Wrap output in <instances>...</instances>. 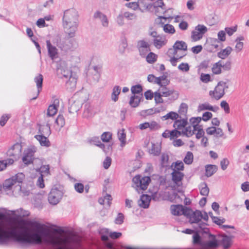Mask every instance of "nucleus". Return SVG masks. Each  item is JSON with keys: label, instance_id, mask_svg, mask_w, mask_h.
I'll use <instances>...</instances> for the list:
<instances>
[{"label": "nucleus", "instance_id": "nucleus-1", "mask_svg": "<svg viewBox=\"0 0 249 249\" xmlns=\"http://www.w3.org/2000/svg\"><path fill=\"white\" fill-rule=\"evenodd\" d=\"M63 25L65 33L70 37L75 36L78 26V15L75 9H69L64 12Z\"/></svg>", "mask_w": 249, "mask_h": 249}, {"label": "nucleus", "instance_id": "nucleus-2", "mask_svg": "<svg viewBox=\"0 0 249 249\" xmlns=\"http://www.w3.org/2000/svg\"><path fill=\"white\" fill-rule=\"evenodd\" d=\"M24 178V175L23 173H18L4 181L3 188L5 189L11 190L15 186V187L18 188V190L21 192L24 196H28L30 194V192L29 191H24L20 185V183L22 182Z\"/></svg>", "mask_w": 249, "mask_h": 249}, {"label": "nucleus", "instance_id": "nucleus-3", "mask_svg": "<svg viewBox=\"0 0 249 249\" xmlns=\"http://www.w3.org/2000/svg\"><path fill=\"white\" fill-rule=\"evenodd\" d=\"M39 131L41 134L36 135L35 138L39 142L41 146L46 147H49L51 145V143L48 138L43 135V134L49 135L51 133L49 121H47V123L45 126L39 128Z\"/></svg>", "mask_w": 249, "mask_h": 249}, {"label": "nucleus", "instance_id": "nucleus-4", "mask_svg": "<svg viewBox=\"0 0 249 249\" xmlns=\"http://www.w3.org/2000/svg\"><path fill=\"white\" fill-rule=\"evenodd\" d=\"M228 88L227 83L223 81L218 83L213 90L209 92V95L214 99L218 100L221 99L225 94V90Z\"/></svg>", "mask_w": 249, "mask_h": 249}, {"label": "nucleus", "instance_id": "nucleus-5", "mask_svg": "<svg viewBox=\"0 0 249 249\" xmlns=\"http://www.w3.org/2000/svg\"><path fill=\"white\" fill-rule=\"evenodd\" d=\"M132 181L135 185V187L137 190H144L147 189L151 179L149 177H142L140 175H136L133 178Z\"/></svg>", "mask_w": 249, "mask_h": 249}, {"label": "nucleus", "instance_id": "nucleus-6", "mask_svg": "<svg viewBox=\"0 0 249 249\" xmlns=\"http://www.w3.org/2000/svg\"><path fill=\"white\" fill-rule=\"evenodd\" d=\"M64 193L57 188H53L48 195V201L53 205L57 204L62 198Z\"/></svg>", "mask_w": 249, "mask_h": 249}, {"label": "nucleus", "instance_id": "nucleus-7", "mask_svg": "<svg viewBox=\"0 0 249 249\" xmlns=\"http://www.w3.org/2000/svg\"><path fill=\"white\" fill-rule=\"evenodd\" d=\"M36 147L34 145H30L24 150L22 159L24 164H29L33 162L34 154L36 151Z\"/></svg>", "mask_w": 249, "mask_h": 249}, {"label": "nucleus", "instance_id": "nucleus-8", "mask_svg": "<svg viewBox=\"0 0 249 249\" xmlns=\"http://www.w3.org/2000/svg\"><path fill=\"white\" fill-rule=\"evenodd\" d=\"M207 28L201 24L196 26L191 33V38L193 41H197L201 39L205 33L207 32Z\"/></svg>", "mask_w": 249, "mask_h": 249}, {"label": "nucleus", "instance_id": "nucleus-9", "mask_svg": "<svg viewBox=\"0 0 249 249\" xmlns=\"http://www.w3.org/2000/svg\"><path fill=\"white\" fill-rule=\"evenodd\" d=\"M187 45L183 41H177L173 45V48L168 50V53L170 54H178V53L182 51V53H186Z\"/></svg>", "mask_w": 249, "mask_h": 249}, {"label": "nucleus", "instance_id": "nucleus-10", "mask_svg": "<svg viewBox=\"0 0 249 249\" xmlns=\"http://www.w3.org/2000/svg\"><path fill=\"white\" fill-rule=\"evenodd\" d=\"M137 47L139 50L140 55L145 57L147 53L150 51V44L145 40L142 39L137 42Z\"/></svg>", "mask_w": 249, "mask_h": 249}, {"label": "nucleus", "instance_id": "nucleus-11", "mask_svg": "<svg viewBox=\"0 0 249 249\" xmlns=\"http://www.w3.org/2000/svg\"><path fill=\"white\" fill-rule=\"evenodd\" d=\"M22 146L21 143L17 142L7 152V156L13 157L16 160L21 155Z\"/></svg>", "mask_w": 249, "mask_h": 249}, {"label": "nucleus", "instance_id": "nucleus-12", "mask_svg": "<svg viewBox=\"0 0 249 249\" xmlns=\"http://www.w3.org/2000/svg\"><path fill=\"white\" fill-rule=\"evenodd\" d=\"M171 212L172 214L175 215H180L182 214L186 216V214H189L190 209L187 207H184L181 205H172L171 207Z\"/></svg>", "mask_w": 249, "mask_h": 249}, {"label": "nucleus", "instance_id": "nucleus-13", "mask_svg": "<svg viewBox=\"0 0 249 249\" xmlns=\"http://www.w3.org/2000/svg\"><path fill=\"white\" fill-rule=\"evenodd\" d=\"M59 106V100L57 98H55L53 100V103L50 105L47 109V115L45 118L53 116L57 112L58 107Z\"/></svg>", "mask_w": 249, "mask_h": 249}, {"label": "nucleus", "instance_id": "nucleus-14", "mask_svg": "<svg viewBox=\"0 0 249 249\" xmlns=\"http://www.w3.org/2000/svg\"><path fill=\"white\" fill-rule=\"evenodd\" d=\"M189 214H186V216L189 219L191 223H197L201 221V211L196 210L193 212L190 209Z\"/></svg>", "mask_w": 249, "mask_h": 249}, {"label": "nucleus", "instance_id": "nucleus-15", "mask_svg": "<svg viewBox=\"0 0 249 249\" xmlns=\"http://www.w3.org/2000/svg\"><path fill=\"white\" fill-rule=\"evenodd\" d=\"M46 46L48 55L51 59L54 60L57 58L58 56V49L51 43L50 40H47L46 41Z\"/></svg>", "mask_w": 249, "mask_h": 249}, {"label": "nucleus", "instance_id": "nucleus-16", "mask_svg": "<svg viewBox=\"0 0 249 249\" xmlns=\"http://www.w3.org/2000/svg\"><path fill=\"white\" fill-rule=\"evenodd\" d=\"M171 175L172 180L173 182L177 186H181L182 184V180L184 176V174L181 172L173 171Z\"/></svg>", "mask_w": 249, "mask_h": 249}, {"label": "nucleus", "instance_id": "nucleus-17", "mask_svg": "<svg viewBox=\"0 0 249 249\" xmlns=\"http://www.w3.org/2000/svg\"><path fill=\"white\" fill-rule=\"evenodd\" d=\"M209 237L211 238V240L203 242L202 247L204 249H213L218 246V242L215 237L212 234H210Z\"/></svg>", "mask_w": 249, "mask_h": 249}, {"label": "nucleus", "instance_id": "nucleus-18", "mask_svg": "<svg viewBox=\"0 0 249 249\" xmlns=\"http://www.w3.org/2000/svg\"><path fill=\"white\" fill-rule=\"evenodd\" d=\"M150 201V196L147 195H142L138 200V205L141 208L146 209L149 207Z\"/></svg>", "mask_w": 249, "mask_h": 249}, {"label": "nucleus", "instance_id": "nucleus-19", "mask_svg": "<svg viewBox=\"0 0 249 249\" xmlns=\"http://www.w3.org/2000/svg\"><path fill=\"white\" fill-rule=\"evenodd\" d=\"M43 77L42 75L41 74H38L37 76H36L34 78L35 82L36 84V87L37 89V92L36 96L35 97H33L32 98V100L36 99L38 96L39 93L42 90V82H43Z\"/></svg>", "mask_w": 249, "mask_h": 249}, {"label": "nucleus", "instance_id": "nucleus-20", "mask_svg": "<svg viewBox=\"0 0 249 249\" xmlns=\"http://www.w3.org/2000/svg\"><path fill=\"white\" fill-rule=\"evenodd\" d=\"M187 118L182 117L181 119L176 120L173 124L175 128L182 130L187 124Z\"/></svg>", "mask_w": 249, "mask_h": 249}, {"label": "nucleus", "instance_id": "nucleus-21", "mask_svg": "<svg viewBox=\"0 0 249 249\" xmlns=\"http://www.w3.org/2000/svg\"><path fill=\"white\" fill-rule=\"evenodd\" d=\"M218 39L213 38L212 39V43H213V45L215 48H217L218 47V43L219 41L223 42L226 40V33L224 31H220L217 34Z\"/></svg>", "mask_w": 249, "mask_h": 249}, {"label": "nucleus", "instance_id": "nucleus-22", "mask_svg": "<svg viewBox=\"0 0 249 249\" xmlns=\"http://www.w3.org/2000/svg\"><path fill=\"white\" fill-rule=\"evenodd\" d=\"M94 18H98L102 22L103 26L107 27L108 26V20L106 15L97 11L94 14Z\"/></svg>", "mask_w": 249, "mask_h": 249}, {"label": "nucleus", "instance_id": "nucleus-23", "mask_svg": "<svg viewBox=\"0 0 249 249\" xmlns=\"http://www.w3.org/2000/svg\"><path fill=\"white\" fill-rule=\"evenodd\" d=\"M167 41V40L165 38L158 36L157 38L154 39L153 44L156 48L159 49L162 46L165 45Z\"/></svg>", "mask_w": 249, "mask_h": 249}, {"label": "nucleus", "instance_id": "nucleus-24", "mask_svg": "<svg viewBox=\"0 0 249 249\" xmlns=\"http://www.w3.org/2000/svg\"><path fill=\"white\" fill-rule=\"evenodd\" d=\"M158 91L161 93L162 96L168 97L173 94L174 90L170 89L166 87V86L161 85L160 86Z\"/></svg>", "mask_w": 249, "mask_h": 249}, {"label": "nucleus", "instance_id": "nucleus-25", "mask_svg": "<svg viewBox=\"0 0 249 249\" xmlns=\"http://www.w3.org/2000/svg\"><path fill=\"white\" fill-rule=\"evenodd\" d=\"M63 75L66 78L69 77V80L66 82V86L67 88L71 89L74 88L76 84V79L71 75V73L70 72L69 74H64Z\"/></svg>", "mask_w": 249, "mask_h": 249}, {"label": "nucleus", "instance_id": "nucleus-26", "mask_svg": "<svg viewBox=\"0 0 249 249\" xmlns=\"http://www.w3.org/2000/svg\"><path fill=\"white\" fill-rule=\"evenodd\" d=\"M232 51V48L230 46H228L225 49L218 52L217 53V56L221 59H224L231 54Z\"/></svg>", "mask_w": 249, "mask_h": 249}, {"label": "nucleus", "instance_id": "nucleus-27", "mask_svg": "<svg viewBox=\"0 0 249 249\" xmlns=\"http://www.w3.org/2000/svg\"><path fill=\"white\" fill-rule=\"evenodd\" d=\"M121 88L119 86H115L112 89L111 99L114 102L118 100L119 95L120 94Z\"/></svg>", "mask_w": 249, "mask_h": 249}, {"label": "nucleus", "instance_id": "nucleus-28", "mask_svg": "<svg viewBox=\"0 0 249 249\" xmlns=\"http://www.w3.org/2000/svg\"><path fill=\"white\" fill-rule=\"evenodd\" d=\"M142 98V95L132 96L129 101L130 105L133 107H137L141 101V98Z\"/></svg>", "mask_w": 249, "mask_h": 249}, {"label": "nucleus", "instance_id": "nucleus-29", "mask_svg": "<svg viewBox=\"0 0 249 249\" xmlns=\"http://www.w3.org/2000/svg\"><path fill=\"white\" fill-rule=\"evenodd\" d=\"M217 167L214 165H207L205 166V175L207 177H210L213 176L217 171Z\"/></svg>", "mask_w": 249, "mask_h": 249}, {"label": "nucleus", "instance_id": "nucleus-30", "mask_svg": "<svg viewBox=\"0 0 249 249\" xmlns=\"http://www.w3.org/2000/svg\"><path fill=\"white\" fill-rule=\"evenodd\" d=\"M118 138L121 142L120 146L124 147L126 144V134L124 129H120L118 132Z\"/></svg>", "mask_w": 249, "mask_h": 249}, {"label": "nucleus", "instance_id": "nucleus-31", "mask_svg": "<svg viewBox=\"0 0 249 249\" xmlns=\"http://www.w3.org/2000/svg\"><path fill=\"white\" fill-rule=\"evenodd\" d=\"M218 109V107H213L210 105L208 103H205L199 105L198 107V110L199 111H202L204 110H209L213 111H215Z\"/></svg>", "mask_w": 249, "mask_h": 249}, {"label": "nucleus", "instance_id": "nucleus-32", "mask_svg": "<svg viewBox=\"0 0 249 249\" xmlns=\"http://www.w3.org/2000/svg\"><path fill=\"white\" fill-rule=\"evenodd\" d=\"M81 107V104L79 101H74L70 104L69 107V112L74 113L77 112Z\"/></svg>", "mask_w": 249, "mask_h": 249}, {"label": "nucleus", "instance_id": "nucleus-33", "mask_svg": "<svg viewBox=\"0 0 249 249\" xmlns=\"http://www.w3.org/2000/svg\"><path fill=\"white\" fill-rule=\"evenodd\" d=\"M169 56L171 57L170 59V62L172 64L173 66H176L177 65V63L178 60L186 55V53H182L181 55L179 54H169Z\"/></svg>", "mask_w": 249, "mask_h": 249}, {"label": "nucleus", "instance_id": "nucleus-34", "mask_svg": "<svg viewBox=\"0 0 249 249\" xmlns=\"http://www.w3.org/2000/svg\"><path fill=\"white\" fill-rule=\"evenodd\" d=\"M195 130L193 128L191 125L185 126L182 130V135L185 136L187 137H190L194 134Z\"/></svg>", "mask_w": 249, "mask_h": 249}, {"label": "nucleus", "instance_id": "nucleus-35", "mask_svg": "<svg viewBox=\"0 0 249 249\" xmlns=\"http://www.w3.org/2000/svg\"><path fill=\"white\" fill-rule=\"evenodd\" d=\"M112 200V196L109 194H106L103 197H100L98 199V202L101 204H104L105 201H107V206L109 207L111 204V201Z\"/></svg>", "mask_w": 249, "mask_h": 249}, {"label": "nucleus", "instance_id": "nucleus-36", "mask_svg": "<svg viewBox=\"0 0 249 249\" xmlns=\"http://www.w3.org/2000/svg\"><path fill=\"white\" fill-rule=\"evenodd\" d=\"M169 81L167 78V76L165 75L157 77L156 81H155V83L158 84L159 86H167L169 84Z\"/></svg>", "mask_w": 249, "mask_h": 249}, {"label": "nucleus", "instance_id": "nucleus-37", "mask_svg": "<svg viewBox=\"0 0 249 249\" xmlns=\"http://www.w3.org/2000/svg\"><path fill=\"white\" fill-rule=\"evenodd\" d=\"M222 62L219 61L218 62L214 63L212 68V72L214 74H219L222 72Z\"/></svg>", "mask_w": 249, "mask_h": 249}, {"label": "nucleus", "instance_id": "nucleus-38", "mask_svg": "<svg viewBox=\"0 0 249 249\" xmlns=\"http://www.w3.org/2000/svg\"><path fill=\"white\" fill-rule=\"evenodd\" d=\"M173 171L176 172H181L184 169L183 163L181 161H177L172 163L171 165Z\"/></svg>", "mask_w": 249, "mask_h": 249}, {"label": "nucleus", "instance_id": "nucleus-39", "mask_svg": "<svg viewBox=\"0 0 249 249\" xmlns=\"http://www.w3.org/2000/svg\"><path fill=\"white\" fill-rule=\"evenodd\" d=\"M169 156L167 154L162 153L160 157V166L162 168L167 167L169 166Z\"/></svg>", "mask_w": 249, "mask_h": 249}, {"label": "nucleus", "instance_id": "nucleus-40", "mask_svg": "<svg viewBox=\"0 0 249 249\" xmlns=\"http://www.w3.org/2000/svg\"><path fill=\"white\" fill-rule=\"evenodd\" d=\"M201 120V117H192L190 119V122L191 124V126L194 129H197L199 127L202 126L199 125V123Z\"/></svg>", "mask_w": 249, "mask_h": 249}, {"label": "nucleus", "instance_id": "nucleus-41", "mask_svg": "<svg viewBox=\"0 0 249 249\" xmlns=\"http://www.w3.org/2000/svg\"><path fill=\"white\" fill-rule=\"evenodd\" d=\"M179 117V115L176 112L171 111L166 114L165 115L161 117V119L162 120H166L171 119L172 120H177Z\"/></svg>", "mask_w": 249, "mask_h": 249}, {"label": "nucleus", "instance_id": "nucleus-42", "mask_svg": "<svg viewBox=\"0 0 249 249\" xmlns=\"http://www.w3.org/2000/svg\"><path fill=\"white\" fill-rule=\"evenodd\" d=\"M188 110V105L184 103L181 104L178 110V113L180 115V118L186 117V113Z\"/></svg>", "mask_w": 249, "mask_h": 249}, {"label": "nucleus", "instance_id": "nucleus-43", "mask_svg": "<svg viewBox=\"0 0 249 249\" xmlns=\"http://www.w3.org/2000/svg\"><path fill=\"white\" fill-rule=\"evenodd\" d=\"M53 43L55 44L57 47L60 48L62 50L67 51L69 48L65 46L61 41V39L59 36H56L53 40Z\"/></svg>", "mask_w": 249, "mask_h": 249}, {"label": "nucleus", "instance_id": "nucleus-44", "mask_svg": "<svg viewBox=\"0 0 249 249\" xmlns=\"http://www.w3.org/2000/svg\"><path fill=\"white\" fill-rule=\"evenodd\" d=\"M200 193L202 196H207L209 193V188L205 182L201 183L199 186Z\"/></svg>", "mask_w": 249, "mask_h": 249}, {"label": "nucleus", "instance_id": "nucleus-45", "mask_svg": "<svg viewBox=\"0 0 249 249\" xmlns=\"http://www.w3.org/2000/svg\"><path fill=\"white\" fill-rule=\"evenodd\" d=\"M161 149L160 146L158 144L152 143L151 148L149 149V153L155 156H158L160 154Z\"/></svg>", "mask_w": 249, "mask_h": 249}, {"label": "nucleus", "instance_id": "nucleus-46", "mask_svg": "<svg viewBox=\"0 0 249 249\" xmlns=\"http://www.w3.org/2000/svg\"><path fill=\"white\" fill-rule=\"evenodd\" d=\"M104 232L107 233L109 236L112 239H118L120 238L122 235V233L120 232H108V229H105L102 230Z\"/></svg>", "mask_w": 249, "mask_h": 249}, {"label": "nucleus", "instance_id": "nucleus-47", "mask_svg": "<svg viewBox=\"0 0 249 249\" xmlns=\"http://www.w3.org/2000/svg\"><path fill=\"white\" fill-rule=\"evenodd\" d=\"M194 159V156L192 152L188 151L187 152L183 161L187 164H190L192 163Z\"/></svg>", "mask_w": 249, "mask_h": 249}, {"label": "nucleus", "instance_id": "nucleus-48", "mask_svg": "<svg viewBox=\"0 0 249 249\" xmlns=\"http://www.w3.org/2000/svg\"><path fill=\"white\" fill-rule=\"evenodd\" d=\"M101 139L103 142H108L112 139V133L110 132H104L101 136Z\"/></svg>", "mask_w": 249, "mask_h": 249}, {"label": "nucleus", "instance_id": "nucleus-49", "mask_svg": "<svg viewBox=\"0 0 249 249\" xmlns=\"http://www.w3.org/2000/svg\"><path fill=\"white\" fill-rule=\"evenodd\" d=\"M157 56L153 53L150 52L146 56V61L150 64L154 63L157 60Z\"/></svg>", "mask_w": 249, "mask_h": 249}, {"label": "nucleus", "instance_id": "nucleus-50", "mask_svg": "<svg viewBox=\"0 0 249 249\" xmlns=\"http://www.w3.org/2000/svg\"><path fill=\"white\" fill-rule=\"evenodd\" d=\"M55 122L60 128L63 127L65 124L64 117L62 115H59L55 119Z\"/></svg>", "mask_w": 249, "mask_h": 249}, {"label": "nucleus", "instance_id": "nucleus-51", "mask_svg": "<svg viewBox=\"0 0 249 249\" xmlns=\"http://www.w3.org/2000/svg\"><path fill=\"white\" fill-rule=\"evenodd\" d=\"M39 171L40 172L41 175H42V176L45 175H48L50 174V166L49 165H42Z\"/></svg>", "mask_w": 249, "mask_h": 249}, {"label": "nucleus", "instance_id": "nucleus-52", "mask_svg": "<svg viewBox=\"0 0 249 249\" xmlns=\"http://www.w3.org/2000/svg\"><path fill=\"white\" fill-rule=\"evenodd\" d=\"M124 216L122 213H119L115 219L114 223L117 225H121L124 223Z\"/></svg>", "mask_w": 249, "mask_h": 249}, {"label": "nucleus", "instance_id": "nucleus-53", "mask_svg": "<svg viewBox=\"0 0 249 249\" xmlns=\"http://www.w3.org/2000/svg\"><path fill=\"white\" fill-rule=\"evenodd\" d=\"M163 31L166 33L173 34L175 32V29L174 26L168 24L164 25L163 26Z\"/></svg>", "mask_w": 249, "mask_h": 249}, {"label": "nucleus", "instance_id": "nucleus-54", "mask_svg": "<svg viewBox=\"0 0 249 249\" xmlns=\"http://www.w3.org/2000/svg\"><path fill=\"white\" fill-rule=\"evenodd\" d=\"M149 128L151 131L156 130L160 128V125L159 124L155 121L148 122Z\"/></svg>", "mask_w": 249, "mask_h": 249}, {"label": "nucleus", "instance_id": "nucleus-55", "mask_svg": "<svg viewBox=\"0 0 249 249\" xmlns=\"http://www.w3.org/2000/svg\"><path fill=\"white\" fill-rule=\"evenodd\" d=\"M221 242L223 247L225 249L229 248L231 245L230 239L227 236H225L222 237Z\"/></svg>", "mask_w": 249, "mask_h": 249}, {"label": "nucleus", "instance_id": "nucleus-56", "mask_svg": "<svg viewBox=\"0 0 249 249\" xmlns=\"http://www.w3.org/2000/svg\"><path fill=\"white\" fill-rule=\"evenodd\" d=\"M197 223L198 224V227L196 228V229L198 231H203L204 232H207L208 231V229L206 228L207 224L201 221Z\"/></svg>", "mask_w": 249, "mask_h": 249}, {"label": "nucleus", "instance_id": "nucleus-57", "mask_svg": "<svg viewBox=\"0 0 249 249\" xmlns=\"http://www.w3.org/2000/svg\"><path fill=\"white\" fill-rule=\"evenodd\" d=\"M89 107L88 104H85V109L83 112V116L85 118H89L92 115V109H90Z\"/></svg>", "mask_w": 249, "mask_h": 249}, {"label": "nucleus", "instance_id": "nucleus-58", "mask_svg": "<svg viewBox=\"0 0 249 249\" xmlns=\"http://www.w3.org/2000/svg\"><path fill=\"white\" fill-rule=\"evenodd\" d=\"M142 90V87L140 85L133 86L131 88V91L133 94H139Z\"/></svg>", "mask_w": 249, "mask_h": 249}, {"label": "nucleus", "instance_id": "nucleus-59", "mask_svg": "<svg viewBox=\"0 0 249 249\" xmlns=\"http://www.w3.org/2000/svg\"><path fill=\"white\" fill-rule=\"evenodd\" d=\"M182 135V130L175 129L171 131V140L174 139L175 137H178Z\"/></svg>", "mask_w": 249, "mask_h": 249}, {"label": "nucleus", "instance_id": "nucleus-60", "mask_svg": "<svg viewBox=\"0 0 249 249\" xmlns=\"http://www.w3.org/2000/svg\"><path fill=\"white\" fill-rule=\"evenodd\" d=\"M178 69L182 71L187 72L189 71L190 67L188 63H182L179 65Z\"/></svg>", "mask_w": 249, "mask_h": 249}, {"label": "nucleus", "instance_id": "nucleus-61", "mask_svg": "<svg viewBox=\"0 0 249 249\" xmlns=\"http://www.w3.org/2000/svg\"><path fill=\"white\" fill-rule=\"evenodd\" d=\"M237 29V26H235L232 27H226L225 28V32L227 33L229 36H232L235 32H236Z\"/></svg>", "mask_w": 249, "mask_h": 249}, {"label": "nucleus", "instance_id": "nucleus-62", "mask_svg": "<svg viewBox=\"0 0 249 249\" xmlns=\"http://www.w3.org/2000/svg\"><path fill=\"white\" fill-rule=\"evenodd\" d=\"M193 242L195 244H198L203 246V242H201L200 236L196 233L193 235Z\"/></svg>", "mask_w": 249, "mask_h": 249}, {"label": "nucleus", "instance_id": "nucleus-63", "mask_svg": "<svg viewBox=\"0 0 249 249\" xmlns=\"http://www.w3.org/2000/svg\"><path fill=\"white\" fill-rule=\"evenodd\" d=\"M200 80L205 83L211 81V76L209 74L202 73L200 75Z\"/></svg>", "mask_w": 249, "mask_h": 249}, {"label": "nucleus", "instance_id": "nucleus-64", "mask_svg": "<svg viewBox=\"0 0 249 249\" xmlns=\"http://www.w3.org/2000/svg\"><path fill=\"white\" fill-rule=\"evenodd\" d=\"M111 161L112 160L111 158L108 156L107 157L103 162L104 168L106 169H108L111 165Z\"/></svg>", "mask_w": 249, "mask_h": 249}]
</instances>
